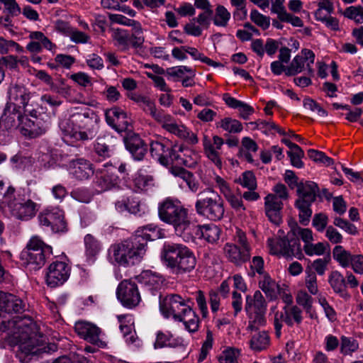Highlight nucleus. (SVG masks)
<instances>
[{"label":"nucleus","instance_id":"obj_5","mask_svg":"<svg viewBox=\"0 0 363 363\" xmlns=\"http://www.w3.org/2000/svg\"><path fill=\"white\" fill-rule=\"evenodd\" d=\"M191 299L183 298L179 294H170L160 301V308L166 318H172L175 321L182 322L185 328L190 333L198 330L199 318L189 306Z\"/></svg>","mask_w":363,"mask_h":363},{"label":"nucleus","instance_id":"obj_3","mask_svg":"<svg viewBox=\"0 0 363 363\" xmlns=\"http://www.w3.org/2000/svg\"><path fill=\"white\" fill-rule=\"evenodd\" d=\"M99 121L98 114L94 110L86 107L73 113L69 118L62 119L59 127L64 141L74 143L92 139L95 136Z\"/></svg>","mask_w":363,"mask_h":363},{"label":"nucleus","instance_id":"obj_19","mask_svg":"<svg viewBox=\"0 0 363 363\" xmlns=\"http://www.w3.org/2000/svg\"><path fill=\"white\" fill-rule=\"evenodd\" d=\"M202 142L204 154L207 158L218 169H221L223 162L220 150L224 144L223 139L218 135H213L212 139L207 135H204Z\"/></svg>","mask_w":363,"mask_h":363},{"label":"nucleus","instance_id":"obj_24","mask_svg":"<svg viewBox=\"0 0 363 363\" xmlns=\"http://www.w3.org/2000/svg\"><path fill=\"white\" fill-rule=\"evenodd\" d=\"M74 330L78 335L87 342L99 345L101 330L94 324L86 321H79L75 323Z\"/></svg>","mask_w":363,"mask_h":363},{"label":"nucleus","instance_id":"obj_25","mask_svg":"<svg viewBox=\"0 0 363 363\" xmlns=\"http://www.w3.org/2000/svg\"><path fill=\"white\" fill-rule=\"evenodd\" d=\"M29 38L31 41L26 45V49L33 53H39L43 48L55 52L56 45L46 37L41 31H32L29 34Z\"/></svg>","mask_w":363,"mask_h":363},{"label":"nucleus","instance_id":"obj_62","mask_svg":"<svg viewBox=\"0 0 363 363\" xmlns=\"http://www.w3.org/2000/svg\"><path fill=\"white\" fill-rule=\"evenodd\" d=\"M296 303L302 306L307 313H310L312 308L313 298L306 291H300L296 296Z\"/></svg>","mask_w":363,"mask_h":363},{"label":"nucleus","instance_id":"obj_39","mask_svg":"<svg viewBox=\"0 0 363 363\" xmlns=\"http://www.w3.org/2000/svg\"><path fill=\"white\" fill-rule=\"evenodd\" d=\"M328 283L334 292L337 294H342L346 290L345 278L337 270L332 271L330 273Z\"/></svg>","mask_w":363,"mask_h":363},{"label":"nucleus","instance_id":"obj_63","mask_svg":"<svg viewBox=\"0 0 363 363\" xmlns=\"http://www.w3.org/2000/svg\"><path fill=\"white\" fill-rule=\"evenodd\" d=\"M303 107L313 112H317L320 117L328 116V112L323 109L315 101L311 98H305L303 101Z\"/></svg>","mask_w":363,"mask_h":363},{"label":"nucleus","instance_id":"obj_31","mask_svg":"<svg viewBox=\"0 0 363 363\" xmlns=\"http://www.w3.org/2000/svg\"><path fill=\"white\" fill-rule=\"evenodd\" d=\"M23 301L11 294H0V309L6 313H21L24 311Z\"/></svg>","mask_w":363,"mask_h":363},{"label":"nucleus","instance_id":"obj_17","mask_svg":"<svg viewBox=\"0 0 363 363\" xmlns=\"http://www.w3.org/2000/svg\"><path fill=\"white\" fill-rule=\"evenodd\" d=\"M315 54L308 49H303L301 55H296L291 61V64L286 68L285 74L287 76H294L301 73L306 65V69L309 74H313L311 65L314 63Z\"/></svg>","mask_w":363,"mask_h":363},{"label":"nucleus","instance_id":"obj_29","mask_svg":"<svg viewBox=\"0 0 363 363\" xmlns=\"http://www.w3.org/2000/svg\"><path fill=\"white\" fill-rule=\"evenodd\" d=\"M125 144L134 160L138 161L143 160L147 152V147L138 135L133 133L128 135L125 138Z\"/></svg>","mask_w":363,"mask_h":363},{"label":"nucleus","instance_id":"obj_27","mask_svg":"<svg viewBox=\"0 0 363 363\" xmlns=\"http://www.w3.org/2000/svg\"><path fill=\"white\" fill-rule=\"evenodd\" d=\"M223 252L228 259L236 266H241L248 262L251 257V252L247 250H243L237 245L229 242L225 245Z\"/></svg>","mask_w":363,"mask_h":363},{"label":"nucleus","instance_id":"obj_40","mask_svg":"<svg viewBox=\"0 0 363 363\" xmlns=\"http://www.w3.org/2000/svg\"><path fill=\"white\" fill-rule=\"evenodd\" d=\"M120 323V330L123 333L126 342L133 343L135 339L134 337V333H133V323L132 318L129 315H119L118 317Z\"/></svg>","mask_w":363,"mask_h":363},{"label":"nucleus","instance_id":"obj_45","mask_svg":"<svg viewBox=\"0 0 363 363\" xmlns=\"http://www.w3.org/2000/svg\"><path fill=\"white\" fill-rule=\"evenodd\" d=\"M230 18V13L222 5H218L216 9L213 17V21L215 26L218 27H226Z\"/></svg>","mask_w":363,"mask_h":363},{"label":"nucleus","instance_id":"obj_30","mask_svg":"<svg viewBox=\"0 0 363 363\" xmlns=\"http://www.w3.org/2000/svg\"><path fill=\"white\" fill-rule=\"evenodd\" d=\"M69 171L73 177L81 181L88 179L94 173L92 164L82 158L69 162Z\"/></svg>","mask_w":363,"mask_h":363},{"label":"nucleus","instance_id":"obj_4","mask_svg":"<svg viewBox=\"0 0 363 363\" xmlns=\"http://www.w3.org/2000/svg\"><path fill=\"white\" fill-rule=\"evenodd\" d=\"M300 238L304 244H308L313 240V232L309 228H302L297 223L291 225L290 231L282 238H269L267 240L270 252L272 255L282 256L286 258L296 257L301 259L303 257Z\"/></svg>","mask_w":363,"mask_h":363},{"label":"nucleus","instance_id":"obj_52","mask_svg":"<svg viewBox=\"0 0 363 363\" xmlns=\"http://www.w3.org/2000/svg\"><path fill=\"white\" fill-rule=\"evenodd\" d=\"M128 26L133 27L134 30V34L131 35L133 38L132 47L134 48H140L145 40L144 37L143 36V28L141 24L138 21L132 19Z\"/></svg>","mask_w":363,"mask_h":363},{"label":"nucleus","instance_id":"obj_12","mask_svg":"<svg viewBox=\"0 0 363 363\" xmlns=\"http://www.w3.org/2000/svg\"><path fill=\"white\" fill-rule=\"evenodd\" d=\"M245 310L253 323L257 325L264 323L267 302L259 291H256L252 296H247Z\"/></svg>","mask_w":363,"mask_h":363},{"label":"nucleus","instance_id":"obj_46","mask_svg":"<svg viewBox=\"0 0 363 363\" xmlns=\"http://www.w3.org/2000/svg\"><path fill=\"white\" fill-rule=\"evenodd\" d=\"M218 126L229 133L234 134L240 133L243 129L241 122L230 117H225L222 119L218 123Z\"/></svg>","mask_w":363,"mask_h":363},{"label":"nucleus","instance_id":"obj_7","mask_svg":"<svg viewBox=\"0 0 363 363\" xmlns=\"http://www.w3.org/2000/svg\"><path fill=\"white\" fill-rule=\"evenodd\" d=\"M158 213L161 220L172 225L176 235L182 239L193 227L187 209L178 200L165 199L160 204Z\"/></svg>","mask_w":363,"mask_h":363},{"label":"nucleus","instance_id":"obj_54","mask_svg":"<svg viewBox=\"0 0 363 363\" xmlns=\"http://www.w3.org/2000/svg\"><path fill=\"white\" fill-rule=\"evenodd\" d=\"M240 351L234 347L224 350L218 357V363H238Z\"/></svg>","mask_w":363,"mask_h":363},{"label":"nucleus","instance_id":"obj_6","mask_svg":"<svg viewBox=\"0 0 363 363\" xmlns=\"http://www.w3.org/2000/svg\"><path fill=\"white\" fill-rule=\"evenodd\" d=\"M161 259L176 274L191 272L196 265L194 253L187 246L179 243H164Z\"/></svg>","mask_w":363,"mask_h":363},{"label":"nucleus","instance_id":"obj_56","mask_svg":"<svg viewBox=\"0 0 363 363\" xmlns=\"http://www.w3.org/2000/svg\"><path fill=\"white\" fill-rule=\"evenodd\" d=\"M135 186L141 191H146L154 185V179L151 175L138 174L134 179Z\"/></svg>","mask_w":363,"mask_h":363},{"label":"nucleus","instance_id":"obj_60","mask_svg":"<svg viewBox=\"0 0 363 363\" xmlns=\"http://www.w3.org/2000/svg\"><path fill=\"white\" fill-rule=\"evenodd\" d=\"M94 150L99 156L106 158L111 156L113 148L107 144L105 139L98 138L94 145Z\"/></svg>","mask_w":363,"mask_h":363},{"label":"nucleus","instance_id":"obj_50","mask_svg":"<svg viewBox=\"0 0 363 363\" xmlns=\"http://www.w3.org/2000/svg\"><path fill=\"white\" fill-rule=\"evenodd\" d=\"M179 341L174 338L171 334L158 332L157 334L156 341L155 342V348H162L164 347H176Z\"/></svg>","mask_w":363,"mask_h":363},{"label":"nucleus","instance_id":"obj_47","mask_svg":"<svg viewBox=\"0 0 363 363\" xmlns=\"http://www.w3.org/2000/svg\"><path fill=\"white\" fill-rule=\"evenodd\" d=\"M359 349V343L353 337L342 336L340 339V352L343 355H352Z\"/></svg>","mask_w":363,"mask_h":363},{"label":"nucleus","instance_id":"obj_18","mask_svg":"<svg viewBox=\"0 0 363 363\" xmlns=\"http://www.w3.org/2000/svg\"><path fill=\"white\" fill-rule=\"evenodd\" d=\"M107 123L118 133L131 131L132 120L126 112L118 107H113L105 113Z\"/></svg>","mask_w":363,"mask_h":363},{"label":"nucleus","instance_id":"obj_48","mask_svg":"<svg viewBox=\"0 0 363 363\" xmlns=\"http://www.w3.org/2000/svg\"><path fill=\"white\" fill-rule=\"evenodd\" d=\"M284 322L289 326H292L294 323L291 317L286 314V312L284 311V313L282 312H277L274 314V326L275 329V333L277 337H279L281 334V328L282 323Z\"/></svg>","mask_w":363,"mask_h":363},{"label":"nucleus","instance_id":"obj_21","mask_svg":"<svg viewBox=\"0 0 363 363\" xmlns=\"http://www.w3.org/2000/svg\"><path fill=\"white\" fill-rule=\"evenodd\" d=\"M116 172V168L115 167L106 164L96 171L94 183L99 191H107L117 185L118 177L115 174Z\"/></svg>","mask_w":363,"mask_h":363},{"label":"nucleus","instance_id":"obj_11","mask_svg":"<svg viewBox=\"0 0 363 363\" xmlns=\"http://www.w3.org/2000/svg\"><path fill=\"white\" fill-rule=\"evenodd\" d=\"M38 218L41 226L50 228L53 233H65L67 230L64 213L58 208L45 209L39 213Z\"/></svg>","mask_w":363,"mask_h":363},{"label":"nucleus","instance_id":"obj_58","mask_svg":"<svg viewBox=\"0 0 363 363\" xmlns=\"http://www.w3.org/2000/svg\"><path fill=\"white\" fill-rule=\"evenodd\" d=\"M345 17L354 20L357 23H363V8L362 6H350L345 10Z\"/></svg>","mask_w":363,"mask_h":363},{"label":"nucleus","instance_id":"obj_64","mask_svg":"<svg viewBox=\"0 0 363 363\" xmlns=\"http://www.w3.org/2000/svg\"><path fill=\"white\" fill-rule=\"evenodd\" d=\"M287 155L290 157L291 163L294 167L297 168L303 167L301 159L304 157V152L300 147L293 151H288Z\"/></svg>","mask_w":363,"mask_h":363},{"label":"nucleus","instance_id":"obj_26","mask_svg":"<svg viewBox=\"0 0 363 363\" xmlns=\"http://www.w3.org/2000/svg\"><path fill=\"white\" fill-rule=\"evenodd\" d=\"M8 94L9 101L6 105H13L19 110L23 105H27L30 101V93L23 85L11 84Z\"/></svg>","mask_w":363,"mask_h":363},{"label":"nucleus","instance_id":"obj_35","mask_svg":"<svg viewBox=\"0 0 363 363\" xmlns=\"http://www.w3.org/2000/svg\"><path fill=\"white\" fill-rule=\"evenodd\" d=\"M223 99L229 107L238 109L240 111V117L245 120L248 119L249 116L255 111L253 107L232 97L229 94H224L223 95Z\"/></svg>","mask_w":363,"mask_h":363},{"label":"nucleus","instance_id":"obj_20","mask_svg":"<svg viewBox=\"0 0 363 363\" xmlns=\"http://www.w3.org/2000/svg\"><path fill=\"white\" fill-rule=\"evenodd\" d=\"M36 203L30 199L25 200L18 194V200L10 202L9 209L12 216L20 220H28L33 217L37 211Z\"/></svg>","mask_w":363,"mask_h":363},{"label":"nucleus","instance_id":"obj_34","mask_svg":"<svg viewBox=\"0 0 363 363\" xmlns=\"http://www.w3.org/2000/svg\"><path fill=\"white\" fill-rule=\"evenodd\" d=\"M156 121L162 124V127L167 131L174 134L180 138H183L186 127L183 125H178L177 123L173 121L172 116L169 114H166L164 112L160 116Z\"/></svg>","mask_w":363,"mask_h":363},{"label":"nucleus","instance_id":"obj_44","mask_svg":"<svg viewBox=\"0 0 363 363\" xmlns=\"http://www.w3.org/2000/svg\"><path fill=\"white\" fill-rule=\"evenodd\" d=\"M259 286L267 296L271 298L275 296L276 289L278 287L277 283L267 273L260 276Z\"/></svg>","mask_w":363,"mask_h":363},{"label":"nucleus","instance_id":"obj_38","mask_svg":"<svg viewBox=\"0 0 363 363\" xmlns=\"http://www.w3.org/2000/svg\"><path fill=\"white\" fill-rule=\"evenodd\" d=\"M333 257L342 268L350 266L351 259L354 255L344 248L342 245H335L333 249Z\"/></svg>","mask_w":363,"mask_h":363},{"label":"nucleus","instance_id":"obj_8","mask_svg":"<svg viewBox=\"0 0 363 363\" xmlns=\"http://www.w3.org/2000/svg\"><path fill=\"white\" fill-rule=\"evenodd\" d=\"M195 208L199 216L213 221L221 220L225 213L223 200L212 188H206L198 194Z\"/></svg>","mask_w":363,"mask_h":363},{"label":"nucleus","instance_id":"obj_61","mask_svg":"<svg viewBox=\"0 0 363 363\" xmlns=\"http://www.w3.org/2000/svg\"><path fill=\"white\" fill-rule=\"evenodd\" d=\"M213 342V333L210 330H208L206 332V340H204L201 348V352L199 353L198 361L201 362H203L207 357L209 351L211 350Z\"/></svg>","mask_w":363,"mask_h":363},{"label":"nucleus","instance_id":"obj_51","mask_svg":"<svg viewBox=\"0 0 363 363\" xmlns=\"http://www.w3.org/2000/svg\"><path fill=\"white\" fill-rule=\"evenodd\" d=\"M305 273L306 277L304 282L306 289L312 295L318 294V286L317 283V275L309 267H306Z\"/></svg>","mask_w":363,"mask_h":363},{"label":"nucleus","instance_id":"obj_13","mask_svg":"<svg viewBox=\"0 0 363 363\" xmlns=\"http://www.w3.org/2000/svg\"><path fill=\"white\" fill-rule=\"evenodd\" d=\"M116 295L121 303L130 308L138 306L141 300L137 284L130 279H125L119 284Z\"/></svg>","mask_w":363,"mask_h":363},{"label":"nucleus","instance_id":"obj_36","mask_svg":"<svg viewBox=\"0 0 363 363\" xmlns=\"http://www.w3.org/2000/svg\"><path fill=\"white\" fill-rule=\"evenodd\" d=\"M138 282L147 288L153 295H155L157 289L159 288L161 282L160 277L154 274L151 271H143L137 277Z\"/></svg>","mask_w":363,"mask_h":363},{"label":"nucleus","instance_id":"obj_55","mask_svg":"<svg viewBox=\"0 0 363 363\" xmlns=\"http://www.w3.org/2000/svg\"><path fill=\"white\" fill-rule=\"evenodd\" d=\"M223 196L235 211L242 212L245 211V207L240 196L234 194L232 191L230 190L228 192L225 194Z\"/></svg>","mask_w":363,"mask_h":363},{"label":"nucleus","instance_id":"obj_9","mask_svg":"<svg viewBox=\"0 0 363 363\" xmlns=\"http://www.w3.org/2000/svg\"><path fill=\"white\" fill-rule=\"evenodd\" d=\"M298 199L295 206L298 210L299 222L307 225L312 215L311 204L315 201L319 188L316 183L311 181L299 183L297 185Z\"/></svg>","mask_w":363,"mask_h":363},{"label":"nucleus","instance_id":"obj_1","mask_svg":"<svg viewBox=\"0 0 363 363\" xmlns=\"http://www.w3.org/2000/svg\"><path fill=\"white\" fill-rule=\"evenodd\" d=\"M4 330L9 331V342L18 345L16 356L21 362H26L28 356L39 355L46 352V347L43 345L45 340L38 332L36 324L32 319L27 317L16 316L7 322L2 320Z\"/></svg>","mask_w":363,"mask_h":363},{"label":"nucleus","instance_id":"obj_53","mask_svg":"<svg viewBox=\"0 0 363 363\" xmlns=\"http://www.w3.org/2000/svg\"><path fill=\"white\" fill-rule=\"evenodd\" d=\"M330 254L323 258H318L311 263V269L319 276H323L328 270V266L330 262Z\"/></svg>","mask_w":363,"mask_h":363},{"label":"nucleus","instance_id":"obj_28","mask_svg":"<svg viewBox=\"0 0 363 363\" xmlns=\"http://www.w3.org/2000/svg\"><path fill=\"white\" fill-rule=\"evenodd\" d=\"M24 116L21 111L13 105H6L4 114L0 118V125L6 130H11L16 127H21V119Z\"/></svg>","mask_w":363,"mask_h":363},{"label":"nucleus","instance_id":"obj_42","mask_svg":"<svg viewBox=\"0 0 363 363\" xmlns=\"http://www.w3.org/2000/svg\"><path fill=\"white\" fill-rule=\"evenodd\" d=\"M84 245L86 255L88 259L94 260L101 249L100 242L96 238L90 234L84 237Z\"/></svg>","mask_w":363,"mask_h":363},{"label":"nucleus","instance_id":"obj_16","mask_svg":"<svg viewBox=\"0 0 363 363\" xmlns=\"http://www.w3.org/2000/svg\"><path fill=\"white\" fill-rule=\"evenodd\" d=\"M192 228L189 233L185 235L183 240L185 242L194 241L196 238H203L210 243H214L218 240L220 230L214 224H206L203 225H196L192 222Z\"/></svg>","mask_w":363,"mask_h":363},{"label":"nucleus","instance_id":"obj_59","mask_svg":"<svg viewBox=\"0 0 363 363\" xmlns=\"http://www.w3.org/2000/svg\"><path fill=\"white\" fill-rule=\"evenodd\" d=\"M250 19L263 30H266L269 27L270 18L269 16H264L256 9L251 11Z\"/></svg>","mask_w":363,"mask_h":363},{"label":"nucleus","instance_id":"obj_10","mask_svg":"<svg viewBox=\"0 0 363 363\" xmlns=\"http://www.w3.org/2000/svg\"><path fill=\"white\" fill-rule=\"evenodd\" d=\"M150 153L161 164L168 166L171 162L187 165L188 161L177 152L176 145L172 146L165 138L150 143Z\"/></svg>","mask_w":363,"mask_h":363},{"label":"nucleus","instance_id":"obj_41","mask_svg":"<svg viewBox=\"0 0 363 363\" xmlns=\"http://www.w3.org/2000/svg\"><path fill=\"white\" fill-rule=\"evenodd\" d=\"M250 347L255 351H262L269 345V336L266 331L255 333L250 341Z\"/></svg>","mask_w":363,"mask_h":363},{"label":"nucleus","instance_id":"obj_23","mask_svg":"<svg viewBox=\"0 0 363 363\" xmlns=\"http://www.w3.org/2000/svg\"><path fill=\"white\" fill-rule=\"evenodd\" d=\"M265 213L269 220L274 225H279L282 221L281 211L283 202L274 194H269L264 198Z\"/></svg>","mask_w":363,"mask_h":363},{"label":"nucleus","instance_id":"obj_2","mask_svg":"<svg viewBox=\"0 0 363 363\" xmlns=\"http://www.w3.org/2000/svg\"><path fill=\"white\" fill-rule=\"evenodd\" d=\"M155 227L139 228L134 236L122 242L111 245L109 250L115 262L122 266L133 265L139 262L146 251L147 242L157 238Z\"/></svg>","mask_w":363,"mask_h":363},{"label":"nucleus","instance_id":"obj_33","mask_svg":"<svg viewBox=\"0 0 363 363\" xmlns=\"http://www.w3.org/2000/svg\"><path fill=\"white\" fill-rule=\"evenodd\" d=\"M169 172L175 177L182 179L191 192L196 193L199 191V183L191 172L177 166L172 167Z\"/></svg>","mask_w":363,"mask_h":363},{"label":"nucleus","instance_id":"obj_37","mask_svg":"<svg viewBox=\"0 0 363 363\" xmlns=\"http://www.w3.org/2000/svg\"><path fill=\"white\" fill-rule=\"evenodd\" d=\"M112 37L115 41V45L119 48L121 51H127L132 46L133 38L125 30L115 29Z\"/></svg>","mask_w":363,"mask_h":363},{"label":"nucleus","instance_id":"obj_14","mask_svg":"<svg viewBox=\"0 0 363 363\" xmlns=\"http://www.w3.org/2000/svg\"><path fill=\"white\" fill-rule=\"evenodd\" d=\"M71 267L65 262L56 261L50 264L46 274L48 286L55 288L64 284L70 276Z\"/></svg>","mask_w":363,"mask_h":363},{"label":"nucleus","instance_id":"obj_15","mask_svg":"<svg viewBox=\"0 0 363 363\" xmlns=\"http://www.w3.org/2000/svg\"><path fill=\"white\" fill-rule=\"evenodd\" d=\"M45 117L31 119L24 116L21 119V133L30 138H37L45 133L50 128V121L48 116Z\"/></svg>","mask_w":363,"mask_h":363},{"label":"nucleus","instance_id":"obj_32","mask_svg":"<svg viewBox=\"0 0 363 363\" xmlns=\"http://www.w3.org/2000/svg\"><path fill=\"white\" fill-rule=\"evenodd\" d=\"M128 97L138 104L143 111L148 113L155 121L160 118V116L163 113V111L157 108L155 102L148 96L137 93H131L128 95Z\"/></svg>","mask_w":363,"mask_h":363},{"label":"nucleus","instance_id":"obj_43","mask_svg":"<svg viewBox=\"0 0 363 363\" xmlns=\"http://www.w3.org/2000/svg\"><path fill=\"white\" fill-rule=\"evenodd\" d=\"M330 246L327 242H319L313 244L312 242L308 244H304L303 250L306 255L312 256H322L326 252H329Z\"/></svg>","mask_w":363,"mask_h":363},{"label":"nucleus","instance_id":"obj_57","mask_svg":"<svg viewBox=\"0 0 363 363\" xmlns=\"http://www.w3.org/2000/svg\"><path fill=\"white\" fill-rule=\"evenodd\" d=\"M240 185L249 190H255L257 188V181L252 172L246 171L243 172L239 179Z\"/></svg>","mask_w":363,"mask_h":363},{"label":"nucleus","instance_id":"obj_22","mask_svg":"<svg viewBox=\"0 0 363 363\" xmlns=\"http://www.w3.org/2000/svg\"><path fill=\"white\" fill-rule=\"evenodd\" d=\"M52 253V247H45L44 251L31 250L30 251H22L21 259L23 264L31 269H38L45 263L46 259Z\"/></svg>","mask_w":363,"mask_h":363},{"label":"nucleus","instance_id":"obj_49","mask_svg":"<svg viewBox=\"0 0 363 363\" xmlns=\"http://www.w3.org/2000/svg\"><path fill=\"white\" fill-rule=\"evenodd\" d=\"M318 9L315 11V18L317 21L321 22H323L324 20H326L334 10L333 2H318Z\"/></svg>","mask_w":363,"mask_h":363}]
</instances>
